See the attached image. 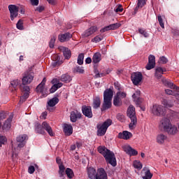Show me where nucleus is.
<instances>
[{"mask_svg": "<svg viewBox=\"0 0 179 179\" xmlns=\"http://www.w3.org/2000/svg\"><path fill=\"white\" fill-rule=\"evenodd\" d=\"M92 61L94 64H99L101 61V54L96 52L92 57Z\"/></svg>", "mask_w": 179, "mask_h": 179, "instance_id": "nucleus-34", "label": "nucleus"}, {"mask_svg": "<svg viewBox=\"0 0 179 179\" xmlns=\"http://www.w3.org/2000/svg\"><path fill=\"white\" fill-rule=\"evenodd\" d=\"M34 171H36V169L34 168V166H30L28 169V173H29V174H33Z\"/></svg>", "mask_w": 179, "mask_h": 179, "instance_id": "nucleus-54", "label": "nucleus"}, {"mask_svg": "<svg viewBox=\"0 0 179 179\" xmlns=\"http://www.w3.org/2000/svg\"><path fill=\"white\" fill-rule=\"evenodd\" d=\"M164 72V70L162 67H158L155 69V78L157 79H160L162 76H163V73Z\"/></svg>", "mask_w": 179, "mask_h": 179, "instance_id": "nucleus-32", "label": "nucleus"}, {"mask_svg": "<svg viewBox=\"0 0 179 179\" xmlns=\"http://www.w3.org/2000/svg\"><path fill=\"white\" fill-rule=\"evenodd\" d=\"M76 71L78 72V73H85V70L83 69V67H76Z\"/></svg>", "mask_w": 179, "mask_h": 179, "instance_id": "nucleus-51", "label": "nucleus"}, {"mask_svg": "<svg viewBox=\"0 0 179 179\" xmlns=\"http://www.w3.org/2000/svg\"><path fill=\"white\" fill-rule=\"evenodd\" d=\"M58 103H59V99L57 97H53L52 99L49 100V101L48 102V105L49 106V107H54L57 106Z\"/></svg>", "mask_w": 179, "mask_h": 179, "instance_id": "nucleus-33", "label": "nucleus"}, {"mask_svg": "<svg viewBox=\"0 0 179 179\" xmlns=\"http://www.w3.org/2000/svg\"><path fill=\"white\" fill-rule=\"evenodd\" d=\"M98 152L99 153H101V155H103L106 163L111 164L113 167H115V166H117L115 155L113 152L110 151V150L107 149L104 146H99L98 148Z\"/></svg>", "mask_w": 179, "mask_h": 179, "instance_id": "nucleus-1", "label": "nucleus"}, {"mask_svg": "<svg viewBox=\"0 0 179 179\" xmlns=\"http://www.w3.org/2000/svg\"><path fill=\"white\" fill-rule=\"evenodd\" d=\"M66 174L68 177V178H73V176H75V174L73 173V171H72L71 169L70 168H67L66 169Z\"/></svg>", "mask_w": 179, "mask_h": 179, "instance_id": "nucleus-40", "label": "nucleus"}, {"mask_svg": "<svg viewBox=\"0 0 179 179\" xmlns=\"http://www.w3.org/2000/svg\"><path fill=\"white\" fill-rule=\"evenodd\" d=\"M12 117H8L5 122L3 124V129L5 131H9L10 129V127H12Z\"/></svg>", "mask_w": 179, "mask_h": 179, "instance_id": "nucleus-26", "label": "nucleus"}, {"mask_svg": "<svg viewBox=\"0 0 179 179\" xmlns=\"http://www.w3.org/2000/svg\"><path fill=\"white\" fill-rule=\"evenodd\" d=\"M62 82H65L66 83H68L72 80V78H71V76L68 74H63L61 77Z\"/></svg>", "mask_w": 179, "mask_h": 179, "instance_id": "nucleus-35", "label": "nucleus"}, {"mask_svg": "<svg viewBox=\"0 0 179 179\" xmlns=\"http://www.w3.org/2000/svg\"><path fill=\"white\" fill-rule=\"evenodd\" d=\"M16 27L18 30H24V27H23V20H19L16 24Z\"/></svg>", "mask_w": 179, "mask_h": 179, "instance_id": "nucleus-45", "label": "nucleus"}, {"mask_svg": "<svg viewBox=\"0 0 179 179\" xmlns=\"http://www.w3.org/2000/svg\"><path fill=\"white\" fill-rule=\"evenodd\" d=\"M35 131L38 134H41V135H44V134H45V131H47L50 136H54L52 128H51V126H50V124H48L47 122H43L42 123V125L37 124L36 125Z\"/></svg>", "mask_w": 179, "mask_h": 179, "instance_id": "nucleus-2", "label": "nucleus"}, {"mask_svg": "<svg viewBox=\"0 0 179 179\" xmlns=\"http://www.w3.org/2000/svg\"><path fill=\"white\" fill-rule=\"evenodd\" d=\"M135 112V108L131 105L127 109V115L131 120V122L129 124V129H135L136 124H138V119Z\"/></svg>", "mask_w": 179, "mask_h": 179, "instance_id": "nucleus-3", "label": "nucleus"}, {"mask_svg": "<svg viewBox=\"0 0 179 179\" xmlns=\"http://www.w3.org/2000/svg\"><path fill=\"white\" fill-rule=\"evenodd\" d=\"M157 19L162 29H164V22H163V18H162V15H157Z\"/></svg>", "mask_w": 179, "mask_h": 179, "instance_id": "nucleus-47", "label": "nucleus"}, {"mask_svg": "<svg viewBox=\"0 0 179 179\" xmlns=\"http://www.w3.org/2000/svg\"><path fill=\"white\" fill-rule=\"evenodd\" d=\"M97 30H99V29L96 26H92L90 27L82 34L83 38L90 37V36H92V34H94V33H96Z\"/></svg>", "mask_w": 179, "mask_h": 179, "instance_id": "nucleus-12", "label": "nucleus"}, {"mask_svg": "<svg viewBox=\"0 0 179 179\" xmlns=\"http://www.w3.org/2000/svg\"><path fill=\"white\" fill-rule=\"evenodd\" d=\"M101 104V101L99 96H96L93 99L92 107L93 108H99Z\"/></svg>", "mask_w": 179, "mask_h": 179, "instance_id": "nucleus-30", "label": "nucleus"}, {"mask_svg": "<svg viewBox=\"0 0 179 179\" xmlns=\"http://www.w3.org/2000/svg\"><path fill=\"white\" fill-rule=\"evenodd\" d=\"M142 73L139 72L133 73L131 74V81L136 86H138V84L142 82Z\"/></svg>", "mask_w": 179, "mask_h": 179, "instance_id": "nucleus-13", "label": "nucleus"}, {"mask_svg": "<svg viewBox=\"0 0 179 179\" xmlns=\"http://www.w3.org/2000/svg\"><path fill=\"white\" fill-rule=\"evenodd\" d=\"M85 62H86L87 64H92V58L87 57V58L85 59Z\"/></svg>", "mask_w": 179, "mask_h": 179, "instance_id": "nucleus-64", "label": "nucleus"}, {"mask_svg": "<svg viewBox=\"0 0 179 179\" xmlns=\"http://www.w3.org/2000/svg\"><path fill=\"white\" fill-rule=\"evenodd\" d=\"M81 117H82V113H80V112H78V110L72 111L71 113L70 120L71 122H76V121H78V119Z\"/></svg>", "mask_w": 179, "mask_h": 179, "instance_id": "nucleus-20", "label": "nucleus"}, {"mask_svg": "<svg viewBox=\"0 0 179 179\" xmlns=\"http://www.w3.org/2000/svg\"><path fill=\"white\" fill-rule=\"evenodd\" d=\"M58 88L56 87V86L54 85L51 88H50V93H55Z\"/></svg>", "mask_w": 179, "mask_h": 179, "instance_id": "nucleus-58", "label": "nucleus"}, {"mask_svg": "<svg viewBox=\"0 0 179 179\" xmlns=\"http://www.w3.org/2000/svg\"><path fill=\"white\" fill-rule=\"evenodd\" d=\"M165 85L168 86V87H170V89H173V90H176V92H179V87L174 85L173 83H171L169 80L165 81Z\"/></svg>", "mask_w": 179, "mask_h": 179, "instance_id": "nucleus-36", "label": "nucleus"}, {"mask_svg": "<svg viewBox=\"0 0 179 179\" xmlns=\"http://www.w3.org/2000/svg\"><path fill=\"white\" fill-rule=\"evenodd\" d=\"M34 79V76L31 73H26L22 79V84L21 86H27V85H30Z\"/></svg>", "mask_w": 179, "mask_h": 179, "instance_id": "nucleus-7", "label": "nucleus"}, {"mask_svg": "<svg viewBox=\"0 0 179 179\" xmlns=\"http://www.w3.org/2000/svg\"><path fill=\"white\" fill-rule=\"evenodd\" d=\"M122 10H124V8H122V6L120 5L116 9H115V12H122Z\"/></svg>", "mask_w": 179, "mask_h": 179, "instance_id": "nucleus-61", "label": "nucleus"}, {"mask_svg": "<svg viewBox=\"0 0 179 179\" xmlns=\"http://www.w3.org/2000/svg\"><path fill=\"white\" fill-rule=\"evenodd\" d=\"M133 166L134 169H137V170H141L143 167L142 163L136 160L133 162Z\"/></svg>", "mask_w": 179, "mask_h": 179, "instance_id": "nucleus-41", "label": "nucleus"}, {"mask_svg": "<svg viewBox=\"0 0 179 179\" xmlns=\"http://www.w3.org/2000/svg\"><path fill=\"white\" fill-rule=\"evenodd\" d=\"M59 50L60 51H62L64 58L66 59H69L71 58V56L72 55V53L71 52V50L64 46L59 47Z\"/></svg>", "mask_w": 179, "mask_h": 179, "instance_id": "nucleus-21", "label": "nucleus"}, {"mask_svg": "<svg viewBox=\"0 0 179 179\" xmlns=\"http://www.w3.org/2000/svg\"><path fill=\"white\" fill-rule=\"evenodd\" d=\"M83 59H85V55L81 53L78 57L77 63L78 65H83Z\"/></svg>", "mask_w": 179, "mask_h": 179, "instance_id": "nucleus-42", "label": "nucleus"}, {"mask_svg": "<svg viewBox=\"0 0 179 179\" xmlns=\"http://www.w3.org/2000/svg\"><path fill=\"white\" fill-rule=\"evenodd\" d=\"M113 104L115 107H120V106H122V101H121V99L115 95L113 99Z\"/></svg>", "mask_w": 179, "mask_h": 179, "instance_id": "nucleus-38", "label": "nucleus"}, {"mask_svg": "<svg viewBox=\"0 0 179 179\" xmlns=\"http://www.w3.org/2000/svg\"><path fill=\"white\" fill-rule=\"evenodd\" d=\"M132 136V133L128 131H123L122 132H120L117 135V138L119 139H124V141H128V139H131Z\"/></svg>", "mask_w": 179, "mask_h": 179, "instance_id": "nucleus-17", "label": "nucleus"}, {"mask_svg": "<svg viewBox=\"0 0 179 179\" xmlns=\"http://www.w3.org/2000/svg\"><path fill=\"white\" fill-rule=\"evenodd\" d=\"M150 111L153 115H156L157 117H160V115H163V106L159 104H154L150 108Z\"/></svg>", "mask_w": 179, "mask_h": 179, "instance_id": "nucleus-5", "label": "nucleus"}, {"mask_svg": "<svg viewBox=\"0 0 179 179\" xmlns=\"http://www.w3.org/2000/svg\"><path fill=\"white\" fill-rule=\"evenodd\" d=\"M171 124V122H170V119L169 118H163L159 124V129H163L164 131L167 130Z\"/></svg>", "mask_w": 179, "mask_h": 179, "instance_id": "nucleus-11", "label": "nucleus"}, {"mask_svg": "<svg viewBox=\"0 0 179 179\" xmlns=\"http://www.w3.org/2000/svg\"><path fill=\"white\" fill-rule=\"evenodd\" d=\"M20 90L24 92L23 96L20 97V102L23 103L26 99H29L30 94V87L27 85H20Z\"/></svg>", "mask_w": 179, "mask_h": 179, "instance_id": "nucleus-6", "label": "nucleus"}, {"mask_svg": "<svg viewBox=\"0 0 179 179\" xmlns=\"http://www.w3.org/2000/svg\"><path fill=\"white\" fill-rule=\"evenodd\" d=\"M20 80H14L13 81H11V86L13 87H16V86H17V85H20Z\"/></svg>", "mask_w": 179, "mask_h": 179, "instance_id": "nucleus-50", "label": "nucleus"}, {"mask_svg": "<svg viewBox=\"0 0 179 179\" xmlns=\"http://www.w3.org/2000/svg\"><path fill=\"white\" fill-rule=\"evenodd\" d=\"M143 171H145V176H143V179H152V178L153 177V174L150 173V170L149 169V168L144 167L143 169Z\"/></svg>", "mask_w": 179, "mask_h": 179, "instance_id": "nucleus-29", "label": "nucleus"}, {"mask_svg": "<svg viewBox=\"0 0 179 179\" xmlns=\"http://www.w3.org/2000/svg\"><path fill=\"white\" fill-rule=\"evenodd\" d=\"M30 2L33 6H37L38 5V0H30Z\"/></svg>", "mask_w": 179, "mask_h": 179, "instance_id": "nucleus-57", "label": "nucleus"}, {"mask_svg": "<svg viewBox=\"0 0 179 179\" xmlns=\"http://www.w3.org/2000/svg\"><path fill=\"white\" fill-rule=\"evenodd\" d=\"M5 143H6V137L0 136V148L2 146V145H5Z\"/></svg>", "mask_w": 179, "mask_h": 179, "instance_id": "nucleus-48", "label": "nucleus"}, {"mask_svg": "<svg viewBox=\"0 0 179 179\" xmlns=\"http://www.w3.org/2000/svg\"><path fill=\"white\" fill-rule=\"evenodd\" d=\"M165 93H166V94H174V92L171 90H165Z\"/></svg>", "mask_w": 179, "mask_h": 179, "instance_id": "nucleus-59", "label": "nucleus"}, {"mask_svg": "<svg viewBox=\"0 0 179 179\" xmlns=\"http://www.w3.org/2000/svg\"><path fill=\"white\" fill-rule=\"evenodd\" d=\"M167 141V136L164 134H159L156 136V142L158 145H164Z\"/></svg>", "mask_w": 179, "mask_h": 179, "instance_id": "nucleus-18", "label": "nucleus"}, {"mask_svg": "<svg viewBox=\"0 0 179 179\" xmlns=\"http://www.w3.org/2000/svg\"><path fill=\"white\" fill-rule=\"evenodd\" d=\"M113 96H114V93L111 89H107L103 92V99L108 100H113Z\"/></svg>", "mask_w": 179, "mask_h": 179, "instance_id": "nucleus-25", "label": "nucleus"}, {"mask_svg": "<svg viewBox=\"0 0 179 179\" xmlns=\"http://www.w3.org/2000/svg\"><path fill=\"white\" fill-rule=\"evenodd\" d=\"M27 139H29V137L26 134H21L18 136L16 138L17 148H24V145H26V141H27Z\"/></svg>", "mask_w": 179, "mask_h": 179, "instance_id": "nucleus-8", "label": "nucleus"}, {"mask_svg": "<svg viewBox=\"0 0 179 179\" xmlns=\"http://www.w3.org/2000/svg\"><path fill=\"white\" fill-rule=\"evenodd\" d=\"M156 66V57L155 55H150L148 57V64L145 66L148 71H150V69H153Z\"/></svg>", "mask_w": 179, "mask_h": 179, "instance_id": "nucleus-15", "label": "nucleus"}, {"mask_svg": "<svg viewBox=\"0 0 179 179\" xmlns=\"http://www.w3.org/2000/svg\"><path fill=\"white\" fill-rule=\"evenodd\" d=\"M64 132L66 136H70V135H72V133L73 132V129L72 128V125L64 124Z\"/></svg>", "mask_w": 179, "mask_h": 179, "instance_id": "nucleus-22", "label": "nucleus"}, {"mask_svg": "<svg viewBox=\"0 0 179 179\" xmlns=\"http://www.w3.org/2000/svg\"><path fill=\"white\" fill-rule=\"evenodd\" d=\"M95 179H108L106 170L103 168L98 169Z\"/></svg>", "mask_w": 179, "mask_h": 179, "instance_id": "nucleus-16", "label": "nucleus"}, {"mask_svg": "<svg viewBox=\"0 0 179 179\" xmlns=\"http://www.w3.org/2000/svg\"><path fill=\"white\" fill-rule=\"evenodd\" d=\"M138 7L142 8L145 5V0H138Z\"/></svg>", "mask_w": 179, "mask_h": 179, "instance_id": "nucleus-53", "label": "nucleus"}, {"mask_svg": "<svg viewBox=\"0 0 179 179\" xmlns=\"http://www.w3.org/2000/svg\"><path fill=\"white\" fill-rule=\"evenodd\" d=\"M58 38L61 43H65V41H69L70 38H72V34L70 33H66L59 35Z\"/></svg>", "mask_w": 179, "mask_h": 179, "instance_id": "nucleus-23", "label": "nucleus"}, {"mask_svg": "<svg viewBox=\"0 0 179 179\" xmlns=\"http://www.w3.org/2000/svg\"><path fill=\"white\" fill-rule=\"evenodd\" d=\"M55 40H57V36H52V38L49 42L50 48H54V44H55Z\"/></svg>", "mask_w": 179, "mask_h": 179, "instance_id": "nucleus-44", "label": "nucleus"}, {"mask_svg": "<svg viewBox=\"0 0 179 179\" xmlns=\"http://www.w3.org/2000/svg\"><path fill=\"white\" fill-rule=\"evenodd\" d=\"M46 82H47V80L45 79V78H44L42 82L37 86L36 87L37 92H39L40 93H43L44 92V85H45Z\"/></svg>", "mask_w": 179, "mask_h": 179, "instance_id": "nucleus-31", "label": "nucleus"}, {"mask_svg": "<svg viewBox=\"0 0 179 179\" xmlns=\"http://www.w3.org/2000/svg\"><path fill=\"white\" fill-rule=\"evenodd\" d=\"M120 27H121V23L116 22L102 28L100 31L101 33H105V31H108L109 30H117V29H120Z\"/></svg>", "mask_w": 179, "mask_h": 179, "instance_id": "nucleus-14", "label": "nucleus"}, {"mask_svg": "<svg viewBox=\"0 0 179 179\" xmlns=\"http://www.w3.org/2000/svg\"><path fill=\"white\" fill-rule=\"evenodd\" d=\"M8 10L10 13V20H15V17H17V15H19V7L16 6L15 5H9Z\"/></svg>", "mask_w": 179, "mask_h": 179, "instance_id": "nucleus-10", "label": "nucleus"}, {"mask_svg": "<svg viewBox=\"0 0 179 179\" xmlns=\"http://www.w3.org/2000/svg\"><path fill=\"white\" fill-rule=\"evenodd\" d=\"M44 9H45L44 6H38V7L36 8V10L37 12L41 13V12H43V10H44Z\"/></svg>", "mask_w": 179, "mask_h": 179, "instance_id": "nucleus-56", "label": "nucleus"}, {"mask_svg": "<svg viewBox=\"0 0 179 179\" xmlns=\"http://www.w3.org/2000/svg\"><path fill=\"white\" fill-rule=\"evenodd\" d=\"M161 64H167V58H166L164 56H162V57H160L159 59Z\"/></svg>", "mask_w": 179, "mask_h": 179, "instance_id": "nucleus-55", "label": "nucleus"}, {"mask_svg": "<svg viewBox=\"0 0 179 179\" xmlns=\"http://www.w3.org/2000/svg\"><path fill=\"white\" fill-rule=\"evenodd\" d=\"M117 120H119V121H121L122 122L125 121V116H124V115L118 114L117 115Z\"/></svg>", "mask_w": 179, "mask_h": 179, "instance_id": "nucleus-52", "label": "nucleus"}, {"mask_svg": "<svg viewBox=\"0 0 179 179\" xmlns=\"http://www.w3.org/2000/svg\"><path fill=\"white\" fill-rule=\"evenodd\" d=\"M165 132H167L169 135H176V134L178 132V128L174 124H171L169 128L166 129Z\"/></svg>", "mask_w": 179, "mask_h": 179, "instance_id": "nucleus-24", "label": "nucleus"}, {"mask_svg": "<svg viewBox=\"0 0 179 179\" xmlns=\"http://www.w3.org/2000/svg\"><path fill=\"white\" fill-rule=\"evenodd\" d=\"M83 114L87 117V118H92L93 117V112H92V107L90 106H83L82 108Z\"/></svg>", "mask_w": 179, "mask_h": 179, "instance_id": "nucleus-19", "label": "nucleus"}, {"mask_svg": "<svg viewBox=\"0 0 179 179\" xmlns=\"http://www.w3.org/2000/svg\"><path fill=\"white\" fill-rule=\"evenodd\" d=\"M138 32L140 33V34H142V35L144 36L145 38H146V37H149V34H148V32H146V31H145V29H138Z\"/></svg>", "mask_w": 179, "mask_h": 179, "instance_id": "nucleus-49", "label": "nucleus"}, {"mask_svg": "<svg viewBox=\"0 0 179 179\" xmlns=\"http://www.w3.org/2000/svg\"><path fill=\"white\" fill-rule=\"evenodd\" d=\"M19 9L20 10V13H22V15H24V12H25L24 7L20 6V8H19Z\"/></svg>", "mask_w": 179, "mask_h": 179, "instance_id": "nucleus-63", "label": "nucleus"}, {"mask_svg": "<svg viewBox=\"0 0 179 179\" xmlns=\"http://www.w3.org/2000/svg\"><path fill=\"white\" fill-rule=\"evenodd\" d=\"M103 40V36L101 35H98L92 39V43H100Z\"/></svg>", "mask_w": 179, "mask_h": 179, "instance_id": "nucleus-46", "label": "nucleus"}, {"mask_svg": "<svg viewBox=\"0 0 179 179\" xmlns=\"http://www.w3.org/2000/svg\"><path fill=\"white\" fill-rule=\"evenodd\" d=\"M162 104L166 107V108H171L173 104L172 103L171 101H167L166 99H163Z\"/></svg>", "mask_w": 179, "mask_h": 179, "instance_id": "nucleus-39", "label": "nucleus"}, {"mask_svg": "<svg viewBox=\"0 0 179 179\" xmlns=\"http://www.w3.org/2000/svg\"><path fill=\"white\" fill-rule=\"evenodd\" d=\"M122 148L127 155H129V156H137L138 155V151L132 148L129 145H124L122 146Z\"/></svg>", "mask_w": 179, "mask_h": 179, "instance_id": "nucleus-9", "label": "nucleus"}, {"mask_svg": "<svg viewBox=\"0 0 179 179\" xmlns=\"http://www.w3.org/2000/svg\"><path fill=\"white\" fill-rule=\"evenodd\" d=\"M59 174L62 178H64L65 176V166L64 164L59 165Z\"/></svg>", "mask_w": 179, "mask_h": 179, "instance_id": "nucleus-37", "label": "nucleus"}, {"mask_svg": "<svg viewBox=\"0 0 179 179\" xmlns=\"http://www.w3.org/2000/svg\"><path fill=\"white\" fill-rule=\"evenodd\" d=\"M113 124V120L108 119L102 124H99L97 125V135L98 136H104L106 135V132H107V129H108V127Z\"/></svg>", "mask_w": 179, "mask_h": 179, "instance_id": "nucleus-4", "label": "nucleus"}, {"mask_svg": "<svg viewBox=\"0 0 179 179\" xmlns=\"http://www.w3.org/2000/svg\"><path fill=\"white\" fill-rule=\"evenodd\" d=\"M97 174V172H96V169L94 168L90 167L87 169V175L89 178L93 179L96 178V175Z\"/></svg>", "mask_w": 179, "mask_h": 179, "instance_id": "nucleus-28", "label": "nucleus"}, {"mask_svg": "<svg viewBox=\"0 0 179 179\" xmlns=\"http://www.w3.org/2000/svg\"><path fill=\"white\" fill-rule=\"evenodd\" d=\"M41 118L42 120H45V118H47V112L42 113V114L41 115Z\"/></svg>", "mask_w": 179, "mask_h": 179, "instance_id": "nucleus-60", "label": "nucleus"}, {"mask_svg": "<svg viewBox=\"0 0 179 179\" xmlns=\"http://www.w3.org/2000/svg\"><path fill=\"white\" fill-rule=\"evenodd\" d=\"M55 86H56V87H57V89H59V87H62V83H56V84H54Z\"/></svg>", "mask_w": 179, "mask_h": 179, "instance_id": "nucleus-62", "label": "nucleus"}, {"mask_svg": "<svg viewBox=\"0 0 179 179\" xmlns=\"http://www.w3.org/2000/svg\"><path fill=\"white\" fill-rule=\"evenodd\" d=\"M115 96L121 100V99H125L127 97V92L119 91L116 93Z\"/></svg>", "mask_w": 179, "mask_h": 179, "instance_id": "nucleus-43", "label": "nucleus"}, {"mask_svg": "<svg viewBox=\"0 0 179 179\" xmlns=\"http://www.w3.org/2000/svg\"><path fill=\"white\" fill-rule=\"evenodd\" d=\"M113 99H103V103L102 105V110H108V108H111Z\"/></svg>", "mask_w": 179, "mask_h": 179, "instance_id": "nucleus-27", "label": "nucleus"}]
</instances>
